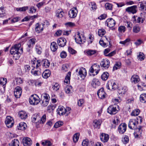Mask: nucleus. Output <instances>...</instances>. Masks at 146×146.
I'll list each match as a JSON object with an SVG mask.
<instances>
[{
	"instance_id": "nucleus-1",
	"label": "nucleus",
	"mask_w": 146,
	"mask_h": 146,
	"mask_svg": "<svg viewBox=\"0 0 146 146\" xmlns=\"http://www.w3.org/2000/svg\"><path fill=\"white\" fill-rule=\"evenodd\" d=\"M21 46L20 44H18L15 45L11 48L10 52L11 54H14L13 57H15V55H17V57L15 58V60L19 59L20 57L19 54H20V52L19 51V50Z\"/></svg>"
},
{
	"instance_id": "nucleus-2",
	"label": "nucleus",
	"mask_w": 146,
	"mask_h": 146,
	"mask_svg": "<svg viewBox=\"0 0 146 146\" xmlns=\"http://www.w3.org/2000/svg\"><path fill=\"white\" fill-rule=\"evenodd\" d=\"M40 102V99L36 94L32 95L29 98V102L32 105H36Z\"/></svg>"
},
{
	"instance_id": "nucleus-3",
	"label": "nucleus",
	"mask_w": 146,
	"mask_h": 146,
	"mask_svg": "<svg viewBox=\"0 0 146 146\" xmlns=\"http://www.w3.org/2000/svg\"><path fill=\"white\" fill-rule=\"evenodd\" d=\"M138 119H131L129 120L128 124V127L131 129H137V125L138 124Z\"/></svg>"
},
{
	"instance_id": "nucleus-4",
	"label": "nucleus",
	"mask_w": 146,
	"mask_h": 146,
	"mask_svg": "<svg viewBox=\"0 0 146 146\" xmlns=\"http://www.w3.org/2000/svg\"><path fill=\"white\" fill-rule=\"evenodd\" d=\"M117 87V85L113 80L109 81L106 86V88L108 90H115Z\"/></svg>"
},
{
	"instance_id": "nucleus-5",
	"label": "nucleus",
	"mask_w": 146,
	"mask_h": 146,
	"mask_svg": "<svg viewBox=\"0 0 146 146\" xmlns=\"http://www.w3.org/2000/svg\"><path fill=\"white\" fill-rule=\"evenodd\" d=\"M137 10V7L134 5L127 7L125 9V11L129 14H134L136 13Z\"/></svg>"
},
{
	"instance_id": "nucleus-6",
	"label": "nucleus",
	"mask_w": 146,
	"mask_h": 146,
	"mask_svg": "<svg viewBox=\"0 0 146 146\" xmlns=\"http://www.w3.org/2000/svg\"><path fill=\"white\" fill-rule=\"evenodd\" d=\"M14 122L12 117L10 116L7 117L5 123L7 127L9 128L11 127L13 125Z\"/></svg>"
},
{
	"instance_id": "nucleus-7",
	"label": "nucleus",
	"mask_w": 146,
	"mask_h": 146,
	"mask_svg": "<svg viewBox=\"0 0 146 146\" xmlns=\"http://www.w3.org/2000/svg\"><path fill=\"white\" fill-rule=\"evenodd\" d=\"M116 106L112 105L109 106L108 108V112L111 115L115 114L117 112V110L116 109Z\"/></svg>"
},
{
	"instance_id": "nucleus-8",
	"label": "nucleus",
	"mask_w": 146,
	"mask_h": 146,
	"mask_svg": "<svg viewBox=\"0 0 146 146\" xmlns=\"http://www.w3.org/2000/svg\"><path fill=\"white\" fill-rule=\"evenodd\" d=\"M78 13V10L76 7L72 8L69 11L68 15L70 18H73L75 17Z\"/></svg>"
},
{
	"instance_id": "nucleus-9",
	"label": "nucleus",
	"mask_w": 146,
	"mask_h": 146,
	"mask_svg": "<svg viewBox=\"0 0 146 146\" xmlns=\"http://www.w3.org/2000/svg\"><path fill=\"white\" fill-rule=\"evenodd\" d=\"M100 65L103 68L107 69L110 65V62L108 59H103L100 63Z\"/></svg>"
},
{
	"instance_id": "nucleus-10",
	"label": "nucleus",
	"mask_w": 146,
	"mask_h": 146,
	"mask_svg": "<svg viewBox=\"0 0 146 146\" xmlns=\"http://www.w3.org/2000/svg\"><path fill=\"white\" fill-rule=\"evenodd\" d=\"M22 88L19 86L16 87L14 90V95L16 98L20 97L22 93Z\"/></svg>"
},
{
	"instance_id": "nucleus-11",
	"label": "nucleus",
	"mask_w": 146,
	"mask_h": 146,
	"mask_svg": "<svg viewBox=\"0 0 146 146\" xmlns=\"http://www.w3.org/2000/svg\"><path fill=\"white\" fill-rule=\"evenodd\" d=\"M126 124L124 123L121 124L118 127V130L120 134H123L126 130Z\"/></svg>"
},
{
	"instance_id": "nucleus-12",
	"label": "nucleus",
	"mask_w": 146,
	"mask_h": 146,
	"mask_svg": "<svg viewBox=\"0 0 146 146\" xmlns=\"http://www.w3.org/2000/svg\"><path fill=\"white\" fill-rule=\"evenodd\" d=\"M127 90V88L126 86H119L118 88V93L120 96L123 95L125 94Z\"/></svg>"
},
{
	"instance_id": "nucleus-13",
	"label": "nucleus",
	"mask_w": 146,
	"mask_h": 146,
	"mask_svg": "<svg viewBox=\"0 0 146 146\" xmlns=\"http://www.w3.org/2000/svg\"><path fill=\"white\" fill-rule=\"evenodd\" d=\"M66 40L64 37H60L57 40V43L59 46L61 47L64 46L66 44Z\"/></svg>"
},
{
	"instance_id": "nucleus-14",
	"label": "nucleus",
	"mask_w": 146,
	"mask_h": 146,
	"mask_svg": "<svg viewBox=\"0 0 146 146\" xmlns=\"http://www.w3.org/2000/svg\"><path fill=\"white\" fill-rule=\"evenodd\" d=\"M43 97L44 99L42 101V103L44 106H46L48 104V101L50 99L49 95L46 93H45L43 95Z\"/></svg>"
},
{
	"instance_id": "nucleus-15",
	"label": "nucleus",
	"mask_w": 146,
	"mask_h": 146,
	"mask_svg": "<svg viewBox=\"0 0 146 146\" xmlns=\"http://www.w3.org/2000/svg\"><path fill=\"white\" fill-rule=\"evenodd\" d=\"M115 24V22L114 20L111 18L107 19L106 22V24L110 28L113 27Z\"/></svg>"
},
{
	"instance_id": "nucleus-16",
	"label": "nucleus",
	"mask_w": 146,
	"mask_h": 146,
	"mask_svg": "<svg viewBox=\"0 0 146 146\" xmlns=\"http://www.w3.org/2000/svg\"><path fill=\"white\" fill-rule=\"evenodd\" d=\"M86 70L85 68H82L79 69L78 72V75H79L80 77L82 79H84L86 75Z\"/></svg>"
},
{
	"instance_id": "nucleus-17",
	"label": "nucleus",
	"mask_w": 146,
	"mask_h": 146,
	"mask_svg": "<svg viewBox=\"0 0 146 146\" xmlns=\"http://www.w3.org/2000/svg\"><path fill=\"white\" fill-rule=\"evenodd\" d=\"M97 94L99 98L101 99H104L105 97L106 94L103 88H101L98 91Z\"/></svg>"
},
{
	"instance_id": "nucleus-18",
	"label": "nucleus",
	"mask_w": 146,
	"mask_h": 146,
	"mask_svg": "<svg viewBox=\"0 0 146 146\" xmlns=\"http://www.w3.org/2000/svg\"><path fill=\"white\" fill-rule=\"evenodd\" d=\"M44 24L43 23H37L36 25L35 30L36 32L39 33L42 32L44 26Z\"/></svg>"
},
{
	"instance_id": "nucleus-19",
	"label": "nucleus",
	"mask_w": 146,
	"mask_h": 146,
	"mask_svg": "<svg viewBox=\"0 0 146 146\" xmlns=\"http://www.w3.org/2000/svg\"><path fill=\"white\" fill-rule=\"evenodd\" d=\"M42 64V60H38L36 61L35 60L33 61L32 64V66L33 67V68L38 69L39 66Z\"/></svg>"
},
{
	"instance_id": "nucleus-20",
	"label": "nucleus",
	"mask_w": 146,
	"mask_h": 146,
	"mask_svg": "<svg viewBox=\"0 0 146 146\" xmlns=\"http://www.w3.org/2000/svg\"><path fill=\"white\" fill-rule=\"evenodd\" d=\"M23 142L24 146H30L32 141L30 138L26 137L23 139Z\"/></svg>"
},
{
	"instance_id": "nucleus-21",
	"label": "nucleus",
	"mask_w": 146,
	"mask_h": 146,
	"mask_svg": "<svg viewBox=\"0 0 146 146\" xmlns=\"http://www.w3.org/2000/svg\"><path fill=\"white\" fill-rule=\"evenodd\" d=\"M131 81L133 84H137L139 82L140 79L139 76L135 74L132 76L130 79Z\"/></svg>"
},
{
	"instance_id": "nucleus-22",
	"label": "nucleus",
	"mask_w": 146,
	"mask_h": 146,
	"mask_svg": "<svg viewBox=\"0 0 146 146\" xmlns=\"http://www.w3.org/2000/svg\"><path fill=\"white\" fill-rule=\"evenodd\" d=\"M100 85V82L98 79L94 78L92 80L91 85L94 88H96Z\"/></svg>"
},
{
	"instance_id": "nucleus-23",
	"label": "nucleus",
	"mask_w": 146,
	"mask_h": 146,
	"mask_svg": "<svg viewBox=\"0 0 146 146\" xmlns=\"http://www.w3.org/2000/svg\"><path fill=\"white\" fill-rule=\"evenodd\" d=\"M37 41V40L35 38H32L30 39L28 44V47L29 48H33V46Z\"/></svg>"
},
{
	"instance_id": "nucleus-24",
	"label": "nucleus",
	"mask_w": 146,
	"mask_h": 146,
	"mask_svg": "<svg viewBox=\"0 0 146 146\" xmlns=\"http://www.w3.org/2000/svg\"><path fill=\"white\" fill-rule=\"evenodd\" d=\"M100 138L102 141L106 142L108 140L109 136L107 134L102 133L100 135Z\"/></svg>"
},
{
	"instance_id": "nucleus-25",
	"label": "nucleus",
	"mask_w": 146,
	"mask_h": 146,
	"mask_svg": "<svg viewBox=\"0 0 146 146\" xmlns=\"http://www.w3.org/2000/svg\"><path fill=\"white\" fill-rule=\"evenodd\" d=\"M134 23H141L143 22V20L141 17L137 16H134L132 19Z\"/></svg>"
},
{
	"instance_id": "nucleus-26",
	"label": "nucleus",
	"mask_w": 146,
	"mask_h": 146,
	"mask_svg": "<svg viewBox=\"0 0 146 146\" xmlns=\"http://www.w3.org/2000/svg\"><path fill=\"white\" fill-rule=\"evenodd\" d=\"M76 42L79 44L83 43L85 42V37H74Z\"/></svg>"
},
{
	"instance_id": "nucleus-27",
	"label": "nucleus",
	"mask_w": 146,
	"mask_h": 146,
	"mask_svg": "<svg viewBox=\"0 0 146 146\" xmlns=\"http://www.w3.org/2000/svg\"><path fill=\"white\" fill-rule=\"evenodd\" d=\"M40 116L39 113L35 114H34L32 117V121L35 123L37 122H39L40 119Z\"/></svg>"
},
{
	"instance_id": "nucleus-28",
	"label": "nucleus",
	"mask_w": 146,
	"mask_h": 146,
	"mask_svg": "<svg viewBox=\"0 0 146 146\" xmlns=\"http://www.w3.org/2000/svg\"><path fill=\"white\" fill-rule=\"evenodd\" d=\"M93 123L94 127L99 129L102 123V121L100 119H95L94 120Z\"/></svg>"
},
{
	"instance_id": "nucleus-29",
	"label": "nucleus",
	"mask_w": 146,
	"mask_h": 146,
	"mask_svg": "<svg viewBox=\"0 0 146 146\" xmlns=\"http://www.w3.org/2000/svg\"><path fill=\"white\" fill-rule=\"evenodd\" d=\"M17 127L18 129L24 130L26 128L27 125L25 123L21 122L19 124Z\"/></svg>"
},
{
	"instance_id": "nucleus-30",
	"label": "nucleus",
	"mask_w": 146,
	"mask_h": 146,
	"mask_svg": "<svg viewBox=\"0 0 146 146\" xmlns=\"http://www.w3.org/2000/svg\"><path fill=\"white\" fill-rule=\"evenodd\" d=\"M7 80L6 78H0V85H2L4 91L5 89V85L6 84Z\"/></svg>"
},
{
	"instance_id": "nucleus-31",
	"label": "nucleus",
	"mask_w": 146,
	"mask_h": 146,
	"mask_svg": "<svg viewBox=\"0 0 146 146\" xmlns=\"http://www.w3.org/2000/svg\"><path fill=\"white\" fill-rule=\"evenodd\" d=\"M58 46L56 43L53 42L51 43L50 49L51 51L53 52H55L57 50Z\"/></svg>"
},
{
	"instance_id": "nucleus-32",
	"label": "nucleus",
	"mask_w": 146,
	"mask_h": 146,
	"mask_svg": "<svg viewBox=\"0 0 146 146\" xmlns=\"http://www.w3.org/2000/svg\"><path fill=\"white\" fill-rule=\"evenodd\" d=\"M140 9L141 11H145L146 10V2L143 1L139 3Z\"/></svg>"
},
{
	"instance_id": "nucleus-33",
	"label": "nucleus",
	"mask_w": 146,
	"mask_h": 146,
	"mask_svg": "<svg viewBox=\"0 0 146 146\" xmlns=\"http://www.w3.org/2000/svg\"><path fill=\"white\" fill-rule=\"evenodd\" d=\"M50 71L48 70H46L43 72L42 76L44 78L46 79L50 76Z\"/></svg>"
},
{
	"instance_id": "nucleus-34",
	"label": "nucleus",
	"mask_w": 146,
	"mask_h": 146,
	"mask_svg": "<svg viewBox=\"0 0 146 146\" xmlns=\"http://www.w3.org/2000/svg\"><path fill=\"white\" fill-rule=\"evenodd\" d=\"M19 115L20 117L22 119H25L27 117V113L23 111H21L19 113Z\"/></svg>"
},
{
	"instance_id": "nucleus-35",
	"label": "nucleus",
	"mask_w": 146,
	"mask_h": 146,
	"mask_svg": "<svg viewBox=\"0 0 146 146\" xmlns=\"http://www.w3.org/2000/svg\"><path fill=\"white\" fill-rule=\"evenodd\" d=\"M42 66L45 68H48L50 66V62L48 60L46 59H43L42 60Z\"/></svg>"
},
{
	"instance_id": "nucleus-36",
	"label": "nucleus",
	"mask_w": 146,
	"mask_h": 146,
	"mask_svg": "<svg viewBox=\"0 0 146 146\" xmlns=\"http://www.w3.org/2000/svg\"><path fill=\"white\" fill-rule=\"evenodd\" d=\"M64 13L61 9H59L56 11V16L58 18L62 17L64 15Z\"/></svg>"
},
{
	"instance_id": "nucleus-37",
	"label": "nucleus",
	"mask_w": 146,
	"mask_h": 146,
	"mask_svg": "<svg viewBox=\"0 0 146 146\" xmlns=\"http://www.w3.org/2000/svg\"><path fill=\"white\" fill-rule=\"evenodd\" d=\"M109 76V74L108 72H104L101 76L102 79L104 81L107 80Z\"/></svg>"
},
{
	"instance_id": "nucleus-38",
	"label": "nucleus",
	"mask_w": 146,
	"mask_h": 146,
	"mask_svg": "<svg viewBox=\"0 0 146 146\" xmlns=\"http://www.w3.org/2000/svg\"><path fill=\"white\" fill-rule=\"evenodd\" d=\"M41 144L43 146H51L52 143L49 140H44L41 142Z\"/></svg>"
},
{
	"instance_id": "nucleus-39",
	"label": "nucleus",
	"mask_w": 146,
	"mask_h": 146,
	"mask_svg": "<svg viewBox=\"0 0 146 146\" xmlns=\"http://www.w3.org/2000/svg\"><path fill=\"white\" fill-rule=\"evenodd\" d=\"M35 68H33L32 69L31 71V74L35 76H38L41 75V73L40 71L38 70H34Z\"/></svg>"
},
{
	"instance_id": "nucleus-40",
	"label": "nucleus",
	"mask_w": 146,
	"mask_h": 146,
	"mask_svg": "<svg viewBox=\"0 0 146 146\" xmlns=\"http://www.w3.org/2000/svg\"><path fill=\"white\" fill-rule=\"evenodd\" d=\"M71 74V73L70 72H68L64 80L65 83L68 84L70 82Z\"/></svg>"
},
{
	"instance_id": "nucleus-41",
	"label": "nucleus",
	"mask_w": 146,
	"mask_h": 146,
	"mask_svg": "<svg viewBox=\"0 0 146 146\" xmlns=\"http://www.w3.org/2000/svg\"><path fill=\"white\" fill-rule=\"evenodd\" d=\"M140 101L143 103H145L146 102V94H141L140 97Z\"/></svg>"
},
{
	"instance_id": "nucleus-42",
	"label": "nucleus",
	"mask_w": 146,
	"mask_h": 146,
	"mask_svg": "<svg viewBox=\"0 0 146 146\" xmlns=\"http://www.w3.org/2000/svg\"><path fill=\"white\" fill-rule=\"evenodd\" d=\"M122 141L124 144L127 143L129 141L128 137L126 135H123L122 138Z\"/></svg>"
},
{
	"instance_id": "nucleus-43",
	"label": "nucleus",
	"mask_w": 146,
	"mask_h": 146,
	"mask_svg": "<svg viewBox=\"0 0 146 146\" xmlns=\"http://www.w3.org/2000/svg\"><path fill=\"white\" fill-rule=\"evenodd\" d=\"M35 50L36 53L39 54H40L41 53L42 48L39 46L36 45L35 47Z\"/></svg>"
},
{
	"instance_id": "nucleus-44",
	"label": "nucleus",
	"mask_w": 146,
	"mask_h": 146,
	"mask_svg": "<svg viewBox=\"0 0 146 146\" xmlns=\"http://www.w3.org/2000/svg\"><path fill=\"white\" fill-rule=\"evenodd\" d=\"M79 135V133H76L74 134L73 137V140L74 142L76 143L77 142L78 140Z\"/></svg>"
},
{
	"instance_id": "nucleus-45",
	"label": "nucleus",
	"mask_w": 146,
	"mask_h": 146,
	"mask_svg": "<svg viewBox=\"0 0 146 146\" xmlns=\"http://www.w3.org/2000/svg\"><path fill=\"white\" fill-rule=\"evenodd\" d=\"M12 146H19V140L16 139H14L12 141Z\"/></svg>"
},
{
	"instance_id": "nucleus-46",
	"label": "nucleus",
	"mask_w": 146,
	"mask_h": 146,
	"mask_svg": "<svg viewBox=\"0 0 146 146\" xmlns=\"http://www.w3.org/2000/svg\"><path fill=\"white\" fill-rule=\"evenodd\" d=\"M140 112L139 110L138 109H135L133 110L131 113V115L132 116H137Z\"/></svg>"
},
{
	"instance_id": "nucleus-47",
	"label": "nucleus",
	"mask_w": 146,
	"mask_h": 146,
	"mask_svg": "<svg viewBox=\"0 0 146 146\" xmlns=\"http://www.w3.org/2000/svg\"><path fill=\"white\" fill-rule=\"evenodd\" d=\"M98 35L100 36H102L106 33V31L104 29H99L98 31Z\"/></svg>"
},
{
	"instance_id": "nucleus-48",
	"label": "nucleus",
	"mask_w": 146,
	"mask_h": 146,
	"mask_svg": "<svg viewBox=\"0 0 146 146\" xmlns=\"http://www.w3.org/2000/svg\"><path fill=\"white\" fill-rule=\"evenodd\" d=\"M121 66V63L120 62H116L113 68V70H117L118 68H119Z\"/></svg>"
},
{
	"instance_id": "nucleus-49",
	"label": "nucleus",
	"mask_w": 146,
	"mask_h": 146,
	"mask_svg": "<svg viewBox=\"0 0 146 146\" xmlns=\"http://www.w3.org/2000/svg\"><path fill=\"white\" fill-rule=\"evenodd\" d=\"M93 65H95V67L96 68V70H95V71H96L95 72V74H93V75L94 76L95 75H97L99 72V70H100V66L99 65H98L97 64H94Z\"/></svg>"
},
{
	"instance_id": "nucleus-50",
	"label": "nucleus",
	"mask_w": 146,
	"mask_h": 146,
	"mask_svg": "<svg viewBox=\"0 0 146 146\" xmlns=\"http://www.w3.org/2000/svg\"><path fill=\"white\" fill-rule=\"evenodd\" d=\"M28 9V6L23 7H22L17 8H16V10L19 11H25Z\"/></svg>"
},
{
	"instance_id": "nucleus-51",
	"label": "nucleus",
	"mask_w": 146,
	"mask_h": 146,
	"mask_svg": "<svg viewBox=\"0 0 146 146\" xmlns=\"http://www.w3.org/2000/svg\"><path fill=\"white\" fill-rule=\"evenodd\" d=\"M5 14L3 8L0 7V17H4L5 15Z\"/></svg>"
},
{
	"instance_id": "nucleus-52",
	"label": "nucleus",
	"mask_w": 146,
	"mask_h": 146,
	"mask_svg": "<svg viewBox=\"0 0 146 146\" xmlns=\"http://www.w3.org/2000/svg\"><path fill=\"white\" fill-rule=\"evenodd\" d=\"M63 123L62 122L58 121L54 125V127L55 128H57L62 126L63 124Z\"/></svg>"
},
{
	"instance_id": "nucleus-53",
	"label": "nucleus",
	"mask_w": 146,
	"mask_h": 146,
	"mask_svg": "<svg viewBox=\"0 0 146 146\" xmlns=\"http://www.w3.org/2000/svg\"><path fill=\"white\" fill-rule=\"evenodd\" d=\"M60 87V85L57 83H55L52 86V88L53 90L56 91H57L58 90Z\"/></svg>"
},
{
	"instance_id": "nucleus-54",
	"label": "nucleus",
	"mask_w": 146,
	"mask_h": 146,
	"mask_svg": "<svg viewBox=\"0 0 146 146\" xmlns=\"http://www.w3.org/2000/svg\"><path fill=\"white\" fill-rule=\"evenodd\" d=\"M40 121L39 123H43L46 121V115L45 114L44 115L40 118Z\"/></svg>"
},
{
	"instance_id": "nucleus-55",
	"label": "nucleus",
	"mask_w": 146,
	"mask_h": 146,
	"mask_svg": "<svg viewBox=\"0 0 146 146\" xmlns=\"http://www.w3.org/2000/svg\"><path fill=\"white\" fill-rule=\"evenodd\" d=\"M140 28L139 26H135L133 27V32L137 33L139 31Z\"/></svg>"
},
{
	"instance_id": "nucleus-56",
	"label": "nucleus",
	"mask_w": 146,
	"mask_h": 146,
	"mask_svg": "<svg viewBox=\"0 0 146 146\" xmlns=\"http://www.w3.org/2000/svg\"><path fill=\"white\" fill-rule=\"evenodd\" d=\"M96 52V51L94 50H88L86 53L88 55L91 56Z\"/></svg>"
},
{
	"instance_id": "nucleus-57",
	"label": "nucleus",
	"mask_w": 146,
	"mask_h": 146,
	"mask_svg": "<svg viewBox=\"0 0 146 146\" xmlns=\"http://www.w3.org/2000/svg\"><path fill=\"white\" fill-rule=\"evenodd\" d=\"M126 24H127L126 25L127 27L128 28L129 30H131L133 27L132 23L130 21H127Z\"/></svg>"
},
{
	"instance_id": "nucleus-58",
	"label": "nucleus",
	"mask_w": 146,
	"mask_h": 146,
	"mask_svg": "<svg viewBox=\"0 0 146 146\" xmlns=\"http://www.w3.org/2000/svg\"><path fill=\"white\" fill-rule=\"evenodd\" d=\"M68 51L70 53L72 54H75L77 52L76 50H75L71 47H69L68 48Z\"/></svg>"
},
{
	"instance_id": "nucleus-59",
	"label": "nucleus",
	"mask_w": 146,
	"mask_h": 146,
	"mask_svg": "<svg viewBox=\"0 0 146 146\" xmlns=\"http://www.w3.org/2000/svg\"><path fill=\"white\" fill-rule=\"evenodd\" d=\"M130 41V39L129 38H127L124 41H120L119 43L124 45L126 44H128V43Z\"/></svg>"
},
{
	"instance_id": "nucleus-60",
	"label": "nucleus",
	"mask_w": 146,
	"mask_h": 146,
	"mask_svg": "<svg viewBox=\"0 0 146 146\" xmlns=\"http://www.w3.org/2000/svg\"><path fill=\"white\" fill-rule=\"evenodd\" d=\"M112 5L109 3H106L105 4V7L107 9L111 10Z\"/></svg>"
},
{
	"instance_id": "nucleus-61",
	"label": "nucleus",
	"mask_w": 146,
	"mask_h": 146,
	"mask_svg": "<svg viewBox=\"0 0 146 146\" xmlns=\"http://www.w3.org/2000/svg\"><path fill=\"white\" fill-rule=\"evenodd\" d=\"M67 55L66 52L64 51H62L60 54V57L62 58H65Z\"/></svg>"
},
{
	"instance_id": "nucleus-62",
	"label": "nucleus",
	"mask_w": 146,
	"mask_h": 146,
	"mask_svg": "<svg viewBox=\"0 0 146 146\" xmlns=\"http://www.w3.org/2000/svg\"><path fill=\"white\" fill-rule=\"evenodd\" d=\"M118 30L120 32H124L125 30V27L123 26H121L118 28Z\"/></svg>"
},
{
	"instance_id": "nucleus-63",
	"label": "nucleus",
	"mask_w": 146,
	"mask_h": 146,
	"mask_svg": "<svg viewBox=\"0 0 146 146\" xmlns=\"http://www.w3.org/2000/svg\"><path fill=\"white\" fill-rule=\"evenodd\" d=\"M119 122V121L117 117L113 119V124L114 125V126L115 127V126L116 125H117L118 124Z\"/></svg>"
},
{
	"instance_id": "nucleus-64",
	"label": "nucleus",
	"mask_w": 146,
	"mask_h": 146,
	"mask_svg": "<svg viewBox=\"0 0 146 146\" xmlns=\"http://www.w3.org/2000/svg\"><path fill=\"white\" fill-rule=\"evenodd\" d=\"M84 103V100L83 99H80L78 100V104L79 106H82Z\"/></svg>"
}]
</instances>
